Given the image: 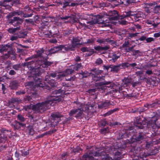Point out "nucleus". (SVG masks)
Here are the masks:
<instances>
[{
	"label": "nucleus",
	"mask_w": 160,
	"mask_h": 160,
	"mask_svg": "<svg viewBox=\"0 0 160 160\" xmlns=\"http://www.w3.org/2000/svg\"><path fill=\"white\" fill-rule=\"evenodd\" d=\"M154 39L152 38H148L146 39V41L147 42H150L152 41H153Z\"/></svg>",
	"instance_id": "nucleus-37"
},
{
	"label": "nucleus",
	"mask_w": 160,
	"mask_h": 160,
	"mask_svg": "<svg viewBox=\"0 0 160 160\" xmlns=\"http://www.w3.org/2000/svg\"><path fill=\"white\" fill-rule=\"evenodd\" d=\"M25 126V124L18 122H16L15 127L16 129H18L21 127H24Z\"/></svg>",
	"instance_id": "nucleus-22"
},
{
	"label": "nucleus",
	"mask_w": 160,
	"mask_h": 160,
	"mask_svg": "<svg viewBox=\"0 0 160 160\" xmlns=\"http://www.w3.org/2000/svg\"><path fill=\"white\" fill-rule=\"evenodd\" d=\"M123 84L122 85V87H125L129 85L130 83V80L128 78H124L122 81Z\"/></svg>",
	"instance_id": "nucleus-21"
},
{
	"label": "nucleus",
	"mask_w": 160,
	"mask_h": 160,
	"mask_svg": "<svg viewBox=\"0 0 160 160\" xmlns=\"http://www.w3.org/2000/svg\"><path fill=\"white\" fill-rule=\"evenodd\" d=\"M44 51L42 49H41L40 50H38L37 52V57H39L41 55L43 54Z\"/></svg>",
	"instance_id": "nucleus-30"
},
{
	"label": "nucleus",
	"mask_w": 160,
	"mask_h": 160,
	"mask_svg": "<svg viewBox=\"0 0 160 160\" xmlns=\"http://www.w3.org/2000/svg\"><path fill=\"white\" fill-rule=\"evenodd\" d=\"M158 119L156 118V116H154L150 122L148 124V125L151 126L152 128H154L157 126L156 122Z\"/></svg>",
	"instance_id": "nucleus-20"
},
{
	"label": "nucleus",
	"mask_w": 160,
	"mask_h": 160,
	"mask_svg": "<svg viewBox=\"0 0 160 160\" xmlns=\"http://www.w3.org/2000/svg\"><path fill=\"white\" fill-rule=\"evenodd\" d=\"M20 15V13L18 12H15L13 13L12 16H15L18 15Z\"/></svg>",
	"instance_id": "nucleus-49"
},
{
	"label": "nucleus",
	"mask_w": 160,
	"mask_h": 160,
	"mask_svg": "<svg viewBox=\"0 0 160 160\" xmlns=\"http://www.w3.org/2000/svg\"><path fill=\"white\" fill-rule=\"evenodd\" d=\"M15 155L16 157L17 158L19 156V153L16 152L15 153Z\"/></svg>",
	"instance_id": "nucleus-55"
},
{
	"label": "nucleus",
	"mask_w": 160,
	"mask_h": 160,
	"mask_svg": "<svg viewBox=\"0 0 160 160\" xmlns=\"http://www.w3.org/2000/svg\"><path fill=\"white\" fill-rule=\"evenodd\" d=\"M7 160H12V158H8Z\"/></svg>",
	"instance_id": "nucleus-62"
},
{
	"label": "nucleus",
	"mask_w": 160,
	"mask_h": 160,
	"mask_svg": "<svg viewBox=\"0 0 160 160\" xmlns=\"http://www.w3.org/2000/svg\"><path fill=\"white\" fill-rule=\"evenodd\" d=\"M81 38L79 37L74 38L72 41L71 45H66L65 46L67 47V51L68 50H73L75 47L82 44L84 43L81 41Z\"/></svg>",
	"instance_id": "nucleus-6"
},
{
	"label": "nucleus",
	"mask_w": 160,
	"mask_h": 160,
	"mask_svg": "<svg viewBox=\"0 0 160 160\" xmlns=\"http://www.w3.org/2000/svg\"><path fill=\"white\" fill-rule=\"evenodd\" d=\"M102 18L99 15H97L96 16H93L92 15H87V16L83 18L85 19L90 20V18L92 19V20L90 22H87V23L90 24V27H91L94 24L98 23L99 24H102V27H109L111 26L110 25V22H107L108 21H104L102 20Z\"/></svg>",
	"instance_id": "nucleus-3"
},
{
	"label": "nucleus",
	"mask_w": 160,
	"mask_h": 160,
	"mask_svg": "<svg viewBox=\"0 0 160 160\" xmlns=\"http://www.w3.org/2000/svg\"><path fill=\"white\" fill-rule=\"evenodd\" d=\"M15 83V82H12L10 83V86H11V88L12 89H16L17 88V84H15V85H13V84Z\"/></svg>",
	"instance_id": "nucleus-32"
},
{
	"label": "nucleus",
	"mask_w": 160,
	"mask_h": 160,
	"mask_svg": "<svg viewBox=\"0 0 160 160\" xmlns=\"http://www.w3.org/2000/svg\"><path fill=\"white\" fill-rule=\"evenodd\" d=\"M143 73V72L142 71H139L136 72V74L138 76H140V75L142 74Z\"/></svg>",
	"instance_id": "nucleus-41"
},
{
	"label": "nucleus",
	"mask_w": 160,
	"mask_h": 160,
	"mask_svg": "<svg viewBox=\"0 0 160 160\" xmlns=\"http://www.w3.org/2000/svg\"><path fill=\"white\" fill-rule=\"evenodd\" d=\"M80 107H81V108H80L78 107V109L72 110L69 113L70 116H71L78 112L76 117H78L79 116H83L82 111H88L90 107L89 105L82 104H80Z\"/></svg>",
	"instance_id": "nucleus-5"
},
{
	"label": "nucleus",
	"mask_w": 160,
	"mask_h": 160,
	"mask_svg": "<svg viewBox=\"0 0 160 160\" xmlns=\"http://www.w3.org/2000/svg\"><path fill=\"white\" fill-rule=\"evenodd\" d=\"M72 6H75L76 5V4L75 3H72L71 4Z\"/></svg>",
	"instance_id": "nucleus-61"
},
{
	"label": "nucleus",
	"mask_w": 160,
	"mask_h": 160,
	"mask_svg": "<svg viewBox=\"0 0 160 160\" xmlns=\"http://www.w3.org/2000/svg\"><path fill=\"white\" fill-rule=\"evenodd\" d=\"M82 76V77H86L88 76H91L93 78L94 80L97 81L100 80V78L97 77V74H94L92 73H88L87 71H85L83 72H82L81 74Z\"/></svg>",
	"instance_id": "nucleus-11"
},
{
	"label": "nucleus",
	"mask_w": 160,
	"mask_h": 160,
	"mask_svg": "<svg viewBox=\"0 0 160 160\" xmlns=\"http://www.w3.org/2000/svg\"><path fill=\"white\" fill-rule=\"evenodd\" d=\"M122 66H124L125 67H128L129 66H131L132 67H134V66H136L137 64L135 63H133L131 64H129L128 63H124L122 64Z\"/></svg>",
	"instance_id": "nucleus-27"
},
{
	"label": "nucleus",
	"mask_w": 160,
	"mask_h": 160,
	"mask_svg": "<svg viewBox=\"0 0 160 160\" xmlns=\"http://www.w3.org/2000/svg\"><path fill=\"white\" fill-rule=\"evenodd\" d=\"M38 59L39 60L37 61L35 63L34 61H31L25 64L28 68H30V69H32L31 70V74L34 79V82H28L25 85L26 86H30L31 89L36 87H44L41 83V79L39 78L37 79L36 77L40 74L39 68H41V66L43 68H47L52 64L51 62H48L46 58H43L41 57H39Z\"/></svg>",
	"instance_id": "nucleus-1"
},
{
	"label": "nucleus",
	"mask_w": 160,
	"mask_h": 160,
	"mask_svg": "<svg viewBox=\"0 0 160 160\" xmlns=\"http://www.w3.org/2000/svg\"><path fill=\"white\" fill-rule=\"evenodd\" d=\"M81 50L82 52H88L89 53L86 54L87 56H91L94 52V51L93 49H88L86 47L82 48Z\"/></svg>",
	"instance_id": "nucleus-17"
},
{
	"label": "nucleus",
	"mask_w": 160,
	"mask_h": 160,
	"mask_svg": "<svg viewBox=\"0 0 160 160\" xmlns=\"http://www.w3.org/2000/svg\"><path fill=\"white\" fill-rule=\"evenodd\" d=\"M110 83V82H100L99 83H96L98 84L99 85L101 86L103 85H108Z\"/></svg>",
	"instance_id": "nucleus-33"
},
{
	"label": "nucleus",
	"mask_w": 160,
	"mask_h": 160,
	"mask_svg": "<svg viewBox=\"0 0 160 160\" xmlns=\"http://www.w3.org/2000/svg\"><path fill=\"white\" fill-rule=\"evenodd\" d=\"M153 36H154V37H155V38L159 37H160V33L158 32V33H155L154 34Z\"/></svg>",
	"instance_id": "nucleus-40"
},
{
	"label": "nucleus",
	"mask_w": 160,
	"mask_h": 160,
	"mask_svg": "<svg viewBox=\"0 0 160 160\" xmlns=\"http://www.w3.org/2000/svg\"><path fill=\"white\" fill-rule=\"evenodd\" d=\"M121 66V65H118L115 66L111 65L109 67L108 66H105V68L107 70H108L109 68H111V71L117 72L119 70V68Z\"/></svg>",
	"instance_id": "nucleus-19"
},
{
	"label": "nucleus",
	"mask_w": 160,
	"mask_h": 160,
	"mask_svg": "<svg viewBox=\"0 0 160 160\" xmlns=\"http://www.w3.org/2000/svg\"><path fill=\"white\" fill-rule=\"evenodd\" d=\"M117 110H118V109L117 108H115V109H113V110H111L105 113L103 115L105 117L110 115H111V114H112V113H113L114 112L116 111Z\"/></svg>",
	"instance_id": "nucleus-24"
},
{
	"label": "nucleus",
	"mask_w": 160,
	"mask_h": 160,
	"mask_svg": "<svg viewBox=\"0 0 160 160\" xmlns=\"http://www.w3.org/2000/svg\"><path fill=\"white\" fill-rule=\"evenodd\" d=\"M160 8V5L159 6H156L155 7H154V9H157V11H158V10Z\"/></svg>",
	"instance_id": "nucleus-50"
},
{
	"label": "nucleus",
	"mask_w": 160,
	"mask_h": 160,
	"mask_svg": "<svg viewBox=\"0 0 160 160\" xmlns=\"http://www.w3.org/2000/svg\"><path fill=\"white\" fill-rule=\"evenodd\" d=\"M130 0H124V2H122V3H125L124 4L126 5H128L130 3H131Z\"/></svg>",
	"instance_id": "nucleus-35"
},
{
	"label": "nucleus",
	"mask_w": 160,
	"mask_h": 160,
	"mask_svg": "<svg viewBox=\"0 0 160 160\" xmlns=\"http://www.w3.org/2000/svg\"><path fill=\"white\" fill-rule=\"evenodd\" d=\"M29 131V134L31 135H33L34 133V130L33 127L31 126H29L28 127Z\"/></svg>",
	"instance_id": "nucleus-25"
},
{
	"label": "nucleus",
	"mask_w": 160,
	"mask_h": 160,
	"mask_svg": "<svg viewBox=\"0 0 160 160\" xmlns=\"http://www.w3.org/2000/svg\"><path fill=\"white\" fill-rule=\"evenodd\" d=\"M98 42L99 43H102V42H103V41L101 40H98Z\"/></svg>",
	"instance_id": "nucleus-59"
},
{
	"label": "nucleus",
	"mask_w": 160,
	"mask_h": 160,
	"mask_svg": "<svg viewBox=\"0 0 160 160\" xmlns=\"http://www.w3.org/2000/svg\"><path fill=\"white\" fill-rule=\"evenodd\" d=\"M81 67V63L76 64L74 65H72V68H73V69H72V68L68 69H67L64 72H60L58 74L57 73H52L50 75L53 78H54L57 76L58 78L61 79L62 77L72 73L74 70H78Z\"/></svg>",
	"instance_id": "nucleus-4"
},
{
	"label": "nucleus",
	"mask_w": 160,
	"mask_h": 160,
	"mask_svg": "<svg viewBox=\"0 0 160 160\" xmlns=\"http://www.w3.org/2000/svg\"><path fill=\"white\" fill-rule=\"evenodd\" d=\"M67 87H62L61 89L58 90L54 91L51 96L48 97L47 100L42 103H39L36 105H31L27 106L26 108V111L29 112V110H32L37 112H42L49 108L52 104L55 102H59L63 100L64 94H66L65 91L64 89H66Z\"/></svg>",
	"instance_id": "nucleus-2"
},
{
	"label": "nucleus",
	"mask_w": 160,
	"mask_h": 160,
	"mask_svg": "<svg viewBox=\"0 0 160 160\" xmlns=\"http://www.w3.org/2000/svg\"><path fill=\"white\" fill-rule=\"evenodd\" d=\"M51 116L52 118V120L53 121L56 120L57 119H58L61 118L62 117V115L58 112H53L52 113Z\"/></svg>",
	"instance_id": "nucleus-18"
},
{
	"label": "nucleus",
	"mask_w": 160,
	"mask_h": 160,
	"mask_svg": "<svg viewBox=\"0 0 160 160\" xmlns=\"http://www.w3.org/2000/svg\"><path fill=\"white\" fill-rule=\"evenodd\" d=\"M102 62V61L100 58H98L96 61L97 64H101Z\"/></svg>",
	"instance_id": "nucleus-34"
},
{
	"label": "nucleus",
	"mask_w": 160,
	"mask_h": 160,
	"mask_svg": "<svg viewBox=\"0 0 160 160\" xmlns=\"http://www.w3.org/2000/svg\"><path fill=\"white\" fill-rule=\"evenodd\" d=\"M76 15L73 16L72 17H71L69 16H65L61 18L62 19H68V18H70L69 21V22L71 23H74L75 22H77L78 20V18L76 17Z\"/></svg>",
	"instance_id": "nucleus-14"
},
{
	"label": "nucleus",
	"mask_w": 160,
	"mask_h": 160,
	"mask_svg": "<svg viewBox=\"0 0 160 160\" xmlns=\"http://www.w3.org/2000/svg\"><path fill=\"white\" fill-rule=\"evenodd\" d=\"M22 22L23 20L22 19L17 17H14L13 18V19L11 21V23L13 25L16 26L18 24L21 23Z\"/></svg>",
	"instance_id": "nucleus-15"
},
{
	"label": "nucleus",
	"mask_w": 160,
	"mask_h": 160,
	"mask_svg": "<svg viewBox=\"0 0 160 160\" xmlns=\"http://www.w3.org/2000/svg\"><path fill=\"white\" fill-rule=\"evenodd\" d=\"M146 39V38L144 36L142 37L139 40L141 41H143L145 40Z\"/></svg>",
	"instance_id": "nucleus-51"
},
{
	"label": "nucleus",
	"mask_w": 160,
	"mask_h": 160,
	"mask_svg": "<svg viewBox=\"0 0 160 160\" xmlns=\"http://www.w3.org/2000/svg\"><path fill=\"white\" fill-rule=\"evenodd\" d=\"M25 93V92L24 91H19L18 92H16L17 94L20 95V94H24Z\"/></svg>",
	"instance_id": "nucleus-44"
},
{
	"label": "nucleus",
	"mask_w": 160,
	"mask_h": 160,
	"mask_svg": "<svg viewBox=\"0 0 160 160\" xmlns=\"http://www.w3.org/2000/svg\"><path fill=\"white\" fill-rule=\"evenodd\" d=\"M109 48L108 47H101L99 46L95 47L94 49L96 50L100 51L103 50H108Z\"/></svg>",
	"instance_id": "nucleus-23"
},
{
	"label": "nucleus",
	"mask_w": 160,
	"mask_h": 160,
	"mask_svg": "<svg viewBox=\"0 0 160 160\" xmlns=\"http://www.w3.org/2000/svg\"><path fill=\"white\" fill-rule=\"evenodd\" d=\"M80 58L78 56V57H76V59H75L76 61L78 62V61H80Z\"/></svg>",
	"instance_id": "nucleus-53"
},
{
	"label": "nucleus",
	"mask_w": 160,
	"mask_h": 160,
	"mask_svg": "<svg viewBox=\"0 0 160 160\" xmlns=\"http://www.w3.org/2000/svg\"><path fill=\"white\" fill-rule=\"evenodd\" d=\"M18 117L19 120L23 122L25 120L24 118L21 115H18Z\"/></svg>",
	"instance_id": "nucleus-36"
},
{
	"label": "nucleus",
	"mask_w": 160,
	"mask_h": 160,
	"mask_svg": "<svg viewBox=\"0 0 160 160\" xmlns=\"http://www.w3.org/2000/svg\"><path fill=\"white\" fill-rule=\"evenodd\" d=\"M118 89L119 91H121L122 89V87H119L118 88Z\"/></svg>",
	"instance_id": "nucleus-60"
},
{
	"label": "nucleus",
	"mask_w": 160,
	"mask_h": 160,
	"mask_svg": "<svg viewBox=\"0 0 160 160\" xmlns=\"http://www.w3.org/2000/svg\"><path fill=\"white\" fill-rule=\"evenodd\" d=\"M20 65L19 64L15 65L13 66V68L15 70H18L20 68Z\"/></svg>",
	"instance_id": "nucleus-38"
},
{
	"label": "nucleus",
	"mask_w": 160,
	"mask_h": 160,
	"mask_svg": "<svg viewBox=\"0 0 160 160\" xmlns=\"http://www.w3.org/2000/svg\"><path fill=\"white\" fill-rule=\"evenodd\" d=\"M50 77L47 76L46 77V79L45 82V84L49 87L48 89H49L51 87L54 86V81L53 80H49Z\"/></svg>",
	"instance_id": "nucleus-13"
},
{
	"label": "nucleus",
	"mask_w": 160,
	"mask_h": 160,
	"mask_svg": "<svg viewBox=\"0 0 160 160\" xmlns=\"http://www.w3.org/2000/svg\"><path fill=\"white\" fill-rule=\"evenodd\" d=\"M22 155L23 156H26L29 154V150L28 149H22L21 150Z\"/></svg>",
	"instance_id": "nucleus-28"
},
{
	"label": "nucleus",
	"mask_w": 160,
	"mask_h": 160,
	"mask_svg": "<svg viewBox=\"0 0 160 160\" xmlns=\"http://www.w3.org/2000/svg\"><path fill=\"white\" fill-rule=\"evenodd\" d=\"M134 125L140 129H142L144 127L143 125L141 124L140 122H138L137 124L136 123H135Z\"/></svg>",
	"instance_id": "nucleus-29"
},
{
	"label": "nucleus",
	"mask_w": 160,
	"mask_h": 160,
	"mask_svg": "<svg viewBox=\"0 0 160 160\" xmlns=\"http://www.w3.org/2000/svg\"><path fill=\"white\" fill-rule=\"evenodd\" d=\"M18 37L21 38V37L18 36ZM18 38L17 36H12L11 37V40L12 41L14 40L17 39Z\"/></svg>",
	"instance_id": "nucleus-39"
},
{
	"label": "nucleus",
	"mask_w": 160,
	"mask_h": 160,
	"mask_svg": "<svg viewBox=\"0 0 160 160\" xmlns=\"http://www.w3.org/2000/svg\"><path fill=\"white\" fill-rule=\"evenodd\" d=\"M129 16L131 17H128L132 19H134L136 21H138L139 20V18H142L144 16V15L142 12H139L136 13L135 12H134L132 11H129L126 13V15H125L124 18L128 17Z\"/></svg>",
	"instance_id": "nucleus-7"
},
{
	"label": "nucleus",
	"mask_w": 160,
	"mask_h": 160,
	"mask_svg": "<svg viewBox=\"0 0 160 160\" xmlns=\"http://www.w3.org/2000/svg\"><path fill=\"white\" fill-rule=\"evenodd\" d=\"M94 40L93 39H88L87 42H85V43H92L93 42Z\"/></svg>",
	"instance_id": "nucleus-42"
},
{
	"label": "nucleus",
	"mask_w": 160,
	"mask_h": 160,
	"mask_svg": "<svg viewBox=\"0 0 160 160\" xmlns=\"http://www.w3.org/2000/svg\"><path fill=\"white\" fill-rule=\"evenodd\" d=\"M110 105V102L108 101L101 102L98 105L99 108H104L106 109L108 108L109 105Z\"/></svg>",
	"instance_id": "nucleus-16"
},
{
	"label": "nucleus",
	"mask_w": 160,
	"mask_h": 160,
	"mask_svg": "<svg viewBox=\"0 0 160 160\" xmlns=\"http://www.w3.org/2000/svg\"><path fill=\"white\" fill-rule=\"evenodd\" d=\"M10 133V132L8 130L2 131L0 129V143L4 142L7 138L8 136Z\"/></svg>",
	"instance_id": "nucleus-10"
},
{
	"label": "nucleus",
	"mask_w": 160,
	"mask_h": 160,
	"mask_svg": "<svg viewBox=\"0 0 160 160\" xmlns=\"http://www.w3.org/2000/svg\"><path fill=\"white\" fill-rule=\"evenodd\" d=\"M19 29V28H10L8 29V31L9 32L11 33H13L15 32L16 30Z\"/></svg>",
	"instance_id": "nucleus-26"
},
{
	"label": "nucleus",
	"mask_w": 160,
	"mask_h": 160,
	"mask_svg": "<svg viewBox=\"0 0 160 160\" xmlns=\"http://www.w3.org/2000/svg\"><path fill=\"white\" fill-rule=\"evenodd\" d=\"M9 46L6 45V46H4L2 48V49L5 50L6 49H7L9 48Z\"/></svg>",
	"instance_id": "nucleus-45"
},
{
	"label": "nucleus",
	"mask_w": 160,
	"mask_h": 160,
	"mask_svg": "<svg viewBox=\"0 0 160 160\" xmlns=\"http://www.w3.org/2000/svg\"><path fill=\"white\" fill-rule=\"evenodd\" d=\"M75 79V76L72 77L70 78L69 79H67L66 80L69 81H72L74 80Z\"/></svg>",
	"instance_id": "nucleus-43"
},
{
	"label": "nucleus",
	"mask_w": 160,
	"mask_h": 160,
	"mask_svg": "<svg viewBox=\"0 0 160 160\" xmlns=\"http://www.w3.org/2000/svg\"><path fill=\"white\" fill-rule=\"evenodd\" d=\"M103 87L104 89H106L107 88V86H103Z\"/></svg>",
	"instance_id": "nucleus-64"
},
{
	"label": "nucleus",
	"mask_w": 160,
	"mask_h": 160,
	"mask_svg": "<svg viewBox=\"0 0 160 160\" xmlns=\"http://www.w3.org/2000/svg\"><path fill=\"white\" fill-rule=\"evenodd\" d=\"M9 73L10 75H13L15 74V72L14 70H11L10 71Z\"/></svg>",
	"instance_id": "nucleus-46"
},
{
	"label": "nucleus",
	"mask_w": 160,
	"mask_h": 160,
	"mask_svg": "<svg viewBox=\"0 0 160 160\" xmlns=\"http://www.w3.org/2000/svg\"><path fill=\"white\" fill-rule=\"evenodd\" d=\"M141 28V26H140L139 25L138 26V27H137V28Z\"/></svg>",
	"instance_id": "nucleus-63"
},
{
	"label": "nucleus",
	"mask_w": 160,
	"mask_h": 160,
	"mask_svg": "<svg viewBox=\"0 0 160 160\" xmlns=\"http://www.w3.org/2000/svg\"><path fill=\"white\" fill-rule=\"evenodd\" d=\"M67 47H65V45H61L51 48L49 51V54L54 53L60 51L62 52H65L67 51Z\"/></svg>",
	"instance_id": "nucleus-9"
},
{
	"label": "nucleus",
	"mask_w": 160,
	"mask_h": 160,
	"mask_svg": "<svg viewBox=\"0 0 160 160\" xmlns=\"http://www.w3.org/2000/svg\"><path fill=\"white\" fill-rule=\"evenodd\" d=\"M51 42L55 43L57 42V40L55 39H52L50 40Z\"/></svg>",
	"instance_id": "nucleus-47"
},
{
	"label": "nucleus",
	"mask_w": 160,
	"mask_h": 160,
	"mask_svg": "<svg viewBox=\"0 0 160 160\" xmlns=\"http://www.w3.org/2000/svg\"><path fill=\"white\" fill-rule=\"evenodd\" d=\"M102 151H101L100 153L99 152H95L94 153L90 152L87 153L86 155L83 156V160H94L93 156H102V155H104L103 152L102 153Z\"/></svg>",
	"instance_id": "nucleus-8"
},
{
	"label": "nucleus",
	"mask_w": 160,
	"mask_h": 160,
	"mask_svg": "<svg viewBox=\"0 0 160 160\" xmlns=\"http://www.w3.org/2000/svg\"><path fill=\"white\" fill-rule=\"evenodd\" d=\"M146 73L148 74V75H150L152 73V72L151 70H148L146 72Z\"/></svg>",
	"instance_id": "nucleus-48"
},
{
	"label": "nucleus",
	"mask_w": 160,
	"mask_h": 160,
	"mask_svg": "<svg viewBox=\"0 0 160 160\" xmlns=\"http://www.w3.org/2000/svg\"><path fill=\"white\" fill-rule=\"evenodd\" d=\"M147 23L148 24H152L153 22L152 21H147Z\"/></svg>",
	"instance_id": "nucleus-54"
},
{
	"label": "nucleus",
	"mask_w": 160,
	"mask_h": 160,
	"mask_svg": "<svg viewBox=\"0 0 160 160\" xmlns=\"http://www.w3.org/2000/svg\"><path fill=\"white\" fill-rule=\"evenodd\" d=\"M121 24H126V21H122L121 22Z\"/></svg>",
	"instance_id": "nucleus-57"
},
{
	"label": "nucleus",
	"mask_w": 160,
	"mask_h": 160,
	"mask_svg": "<svg viewBox=\"0 0 160 160\" xmlns=\"http://www.w3.org/2000/svg\"><path fill=\"white\" fill-rule=\"evenodd\" d=\"M109 16V21H111L112 20H116L118 18V14L116 11L113 10L110 11L108 13Z\"/></svg>",
	"instance_id": "nucleus-12"
},
{
	"label": "nucleus",
	"mask_w": 160,
	"mask_h": 160,
	"mask_svg": "<svg viewBox=\"0 0 160 160\" xmlns=\"http://www.w3.org/2000/svg\"><path fill=\"white\" fill-rule=\"evenodd\" d=\"M158 24H159V23H158V24H156L153 23H152V25H153V26H154V27H156L158 25Z\"/></svg>",
	"instance_id": "nucleus-56"
},
{
	"label": "nucleus",
	"mask_w": 160,
	"mask_h": 160,
	"mask_svg": "<svg viewBox=\"0 0 160 160\" xmlns=\"http://www.w3.org/2000/svg\"><path fill=\"white\" fill-rule=\"evenodd\" d=\"M116 85H113L112 86H110L111 88H115Z\"/></svg>",
	"instance_id": "nucleus-58"
},
{
	"label": "nucleus",
	"mask_w": 160,
	"mask_h": 160,
	"mask_svg": "<svg viewBox=\"0 0 160 160\" xmlns=\"http://www.w3.org/2000/svg\"><path fill=\"white\" fill-rule=\"evenodd\" d=\"M96 89H90L89 90V92L91 93V92H95V91Z\"/></svg>",
	"instance_id": "nucleus-52"
},
{
	"label": "nucleus",
	"mask_w": 160,
	"mask_h": 160,
	"mask_svg": "<svg viewBox=\"0 0 160 160\" xmlns=\"http://www.w3.org/2000/svg\"><path fill=\"white\" fill-rule=\"evenodd\" d=\"M119 57V56H118L115 54H113L112 56V58L114 62L116 61L117 59Z\"/></svg>",
	"instance_id": "nucleus-31"
}]
</instances>
